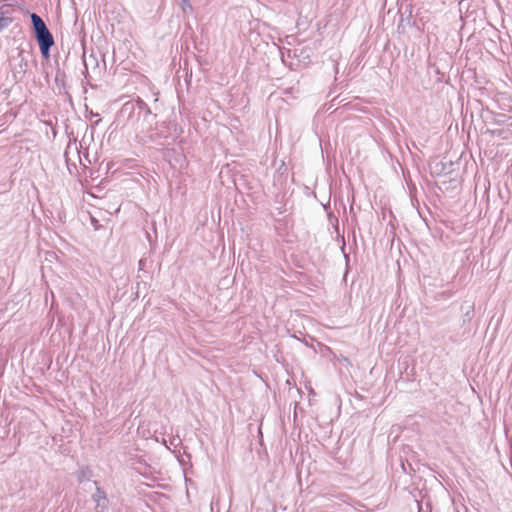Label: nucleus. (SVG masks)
Segmentation results:
<instances>
[{
  "label": "nucleus",
  "mask_w": 512,
  "mask_h": 512,
  "mask_svg": "<svg viewBox=\"0 0 512 512\" xmlns=\"http://www.w3.org/2000/svg\"><path fill=\"white\" fill-rule=\"evenodd\" d=\"M96 491L92 495V499L95 502V512H104L108 508L109 500L106 493L98 486V482L95 481Z\"/></svg>",
  "instance_id": "7ed1b4c3"
},
{
  "label": "nucleus",
  "mask_w": 512,
  "mask_h": 512,
  "mask_svg": "<svg viewBox=\"0 0 512 512\" xmlns=\"http://www.w3.org/2000/svg\"><path fill=\"white\" fill-rule=\"evenodd\" d=\"M182 1V4H183V11L186 12V10L188 9L189 11H192V6L190 4V0H181Z\"/></svg>",
  "instance_id": "423d86ee"
},
{
  "label": "nucleus",
  "mask_w": 512,
  "mask_h": 512,
  "mask_svg": "<svg viewBox=\"0 0 512 512\" xmlns=\"http://www.w3.org/2000/svg\"><path fill=\"white\" fill-rule=\"evenodd\" d=\"M12 22V18L10 17H0V31L7 28Z\"/></svg>",
  "instance_id": "39448f33"
},
{
  "label": "nucleus",
  "mask_w": 512,
  "mask_h": 512,
  "mask_svg": "<svg viewBox=\"0 0 512 512\" xmlns=\"http://www.w3.org/2000/svg\"><path fill=\"white\" fill-rule=\"evenodd\" d=\"M41 54L44 58L49 57L50 48L54 45V39L50 31L47 29L35 34Z\"/></svg>",
  "instance_id": "f03ea898"
},
{
  "label": "nucleus",
  "mask_w": 512,
  "mask_h": 512,
  "mask_svg": "<svg viewBox=\"0 0 512 512\" xmlns=\"http://www.w3.org/2000/svg\"><path fill=\"white\" fill-rule=\"evenodd\" d=\"M31 21L35 34L48 29L42 18L35 13L31 14Z\"/></svg>",
  "instance_id": "20e7f679"
},
{
  "label": "nucleus",
  "mask_w": 512,
  "mask_h": 512,
  "mask_svg": "<svg viewBox=\"0 0 512 512\" xmlns=\"http://www.w3.org/2000/svg\"><path fill=\"white\" fill-rule=\"evenodd\" d=\"M122 113H128L127 125L132 128L140 141L152 140L151 132L156 124V115L151 112L147 104L138 99L123 105Z\"/></svg>",
  "instance_id": "f257e3e1"
}]
</instances>
